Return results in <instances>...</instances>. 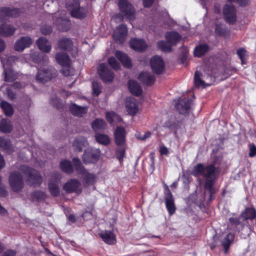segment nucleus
Wrapping results in <instances>:
<instances>
[{
    "instance_id": "nucleus-1",
    "label": "nucleus",
    "mask_w": 256,
    "mask_h": 256,
    "mask_svg": "<svg viewBox=\"0 0 256 256\" xmlns=\"http://www.w3.org/2000/svg\"><path fill=\"white\" fill-rule=\"evenodd\" d=\"M27 177L28 183L36 186H39L42 181V178L38 171L28 168L26 166L21 167L20 172H12L9 178V184L14 192H19L23 188V176Z\"/></svg>"
},
{
    "instance_id": "nucleus-2",
    "label": "nucleus",
    "mask_w": 256,
    "mask_h": 256,
    "mask_svg": "<svg viewBox=\"0 0 256 256\" xmlns=\"http://www.w3.org/2000/svg\"><path fill=\"white\" fill-rule=\"evenodd\" d=\"M220 171L214 164L204 166L201 164H198L194 166L192 172V174L194 176H202L205 178V188L210 191L218 178Z\"/></svg>"
},
{
    "instance_id": "nucleus-3",
    "label": "nucleus",
    "mask_w": 256,
    "mask_h": 256,
    "mask_svg": "<svg viewBox=\"0 0 256 256\" xmlns=\"http://www.w3.org/2000/svg\"><path fill=\"white\" fill-rule=\"evenodd\" d=\"M73 162L77 172L80 175V180L84 186L92 185L96 182L97 180L96 175L85 170L79 159L74 158Z\"/></svg>"
},
{
    "instance_id": "nucleus-4",
    "label": "nucleus",
    "mask_w": 256,
    "mask_h": 256,
    "mask_svg": "<svg viewBox=\"0 0 256 256\" xmlns=\"http://www.w3.org/2000/svg\"><path fill=\"white\" fill-rule=\"evenodd\" d=\"M1 62L4 70L5 80L12 82L17 78V74L10 68L13 63L19 60L22 61V57L5 56L1 57Z\"/></svg>"
},
{
    "instance_id": "nucleus-5",
    "label": "nucleus",
    "mask_w": 256,
    "mask_h": 256,
    "mask_svg": "<svg viewBox=\"0 0 256 256\" xmlns=\"http://www.w3.org/2000/svg\"><path fill=\"white\" fill-rule=\"evenodd\" d=\"M118 6L123 16L132 20L135 18V10L126 0H119Z\"/></svg>"
},
{
    "instance_id": "nucleus-6",
    "label": "nucleus",
    "mask_w": 256,
    "mask_h": 256,
    "mask_svg": "<svg viewBox=\"0 0 256 256\" xmlns=\"http://www.w3.org/2000/svg\"><path fill=\"white\" fill-rule=\"evenodd\" d=\"M214 81V78L210 75L203 74L196 71L194 74V84L198 88H205L212 85Z\"/></svg>"
},
{
    "instance_id": "nucleus-7",
    "label": "nucleus",
    "mask_w": 256,
    "mask_h": 256,
    "mask_svg": "<svg viewBox=\"0 0 256 256\" xmlns=\"http://www.w3.org/2000/svg\"><path fill=\"white\" fill-rule=\"evenodd\" d=\"M56 74V71L54 68H40L36 76V80L38 82L44 83L51 80Z\"/></svg>"
},
{
    "instance_id": "nucleus-8",
    "label": "nucleus",
    "mask_w": 256,
    "mask_h": 256,
    "mask_svg": "<svg viewBox=\"0 0 256 256\" xmlns=\"http://www.w3.org/2000/svg\"><path fill=\"white\" fill-rule=\"evenodd\" d=\"M223 16L224 20L229 24H234L236 20V14L235 8L232 4H226L223 9Z\"/></svg>"
},
{
    "instance_id": "nucleus-9",
    "label": "nucleus",
    "mask_w": 256,
    "mask_h": 256,
    "mask_svg": "<svg viewBox=\"0 0 256 256\" xmlns=\"http://www.w3.org/2000/svg\"><path fill=\"white\" fill-rule=\"evenodd\" d=\"M100 151L99 149L87 150L83 156V160L86 164L96 162L100 156Z\"/></svg>"
},
{
    "instance_id": "nucleus-10",
    "label": "nucleus",
    "mask_w": 256,
    "mask_h": 256,
    "mask_svg": "<svg viewBox=\"0 0 256 256\" xmlns=\"http://www.w3.org/2000/svg\"><path fill=\"white\" fill-rule=\"evenodd\" d=\"M98 74L101 79L104 82H110L114 79L113 73L109 70L106 64H100L98 70Z\"/></svg>"
},
{
    "instance_id": "nucleus-11",
    "label": "nucleus",
    "mask_w": 256,
    "mask_h": 256,
    "mask_svg": "<svg viewBox=\"0 0 256 256\" xmlns=\"http://www.w3.org/2000/svg\"><path fill=\"white\" fill-rule=\"evenodd\" d=\"M150 66L152 70L156 74H161L164 70V62L159 56H155L151 58Z\"/></svg>"
},
{
    "instance_id": "nucleus-12",
    "label": "nucleus",
    "mask_w": 256,
    "mask_h": 256,
    "mask_svg": "<svg viewBox=\"0 0 256 256\" xmlns=\"http://www.w3.org/2000/svg\"><path fill=\"white\" fill-rule=\"evenodd\" d=\"M64 190L68 192H75L80 193L82 192V186L80 182L76 179L68 181L64 186Z\"/></svg>"
},
{
    "instance_id": "nucleus-13",
    "label": "nucleus",
    "mask_w": 256,
    "mask_h": 256,
    "mask_svg": "<svg viewBox=\"0 0 256 256\" xmlns=\"http://www.w3.org/2000/svg\"><path fill=\"white\" fill-rule=\"evenodd\" d=\"M126 34V26L124 24H121L114 30L113 38L116 42L122 43L125 40Z\"/></svg>"
},
{
    "instance_id": "nucleus-14",
    "label": "nucleus",
    "mask_w": 256,
    "mask_h": 256,
    "mask_svg": "<svg viewBox=\"0 0 256 256\" xmlns=\"http://www.w3.org/2000/svg\"><path fill=\"white\" fill-rule=\"evenodd\" d=\"M32 43V40L30 37H22L16 42L14 48L16 51L22 52L26 48L30 47Z\"/></svg>"
},
{
    "instance_id": "nucleus-15",
    "label": "nucleus",
    "mask_w": 256,
    "mask_h": 256,
    "mask_svg": "<svg viewBox=\"0 0 256 256\" xmlns=\"http://www.w3.org/2000/svg\"><path fill=\"white\" fill-rule=\"evenodd\" d=\"M69 10L72 17L78 18L86 16L87 12L85 8L80 6L78 2H76L70 6Z\"/></svg>"
},
{
    "instance_id": "nucleus-16",
    "label": "nucleus",
    "mask_w": 256,
    "mask_h": 256,
    "mask_svg": "<svg viewBox=\"0 0 256 256\" xmlns=\"http://www.w3.org/2000/svg\"><path fill=\"white\" fill-rule=\"evenodd\" d=\"M191 104L192 100L189 98H184L178 101L176 107L180 113L186 114L190 110Z\"/></svg>"
},
{
    "instance_id": "nucleus-17",
    "label": "nucleus",
    "mask_w": 256,
    "mask_h": 256,
    "mask_svg": "<svg viewBox=\"0 0 256 256\" xmlns=\"http://www.w3.org/2000/svg\"><path fill=\"white\" fill-rule=\"evenodd\" d=\"M126 108L128 114L134 115L138 111V102L134 98H128L126 100Z\"/></svg>"
},
{
    "instance_id": "nucleus-18",
    "label": "nucleus",
    "mask_w": 256,
    "mask_h": 256,
    "mask_svg": "<svg viewBox=\"0 0 256 256\" xmlns=\"http://www.w3.org/2000/svg\"><path fill=\"white\" fill-rule=\"evenodd\" d=\"M130 44L132 48L138 52L146 50L148 46L146 42L142 39L132 38Z\"/></svg>"
},
{
    "instance_id": "nucleus-19",
    "label": "nucleus",
    "mask_w": 256,
    "mask_h": 256,
    "mask_svg": "<svg viewBox=\"0 0 256 256\" xmlns=\"http://www.w3.org/2000/svg\"><path fill=\"white\" fill-rule=\"evenodd\" d=\"M38 49L43 52L48 53L52 50V44L46 38H40L36 42Z\"/></svg>"
},
{
    "instance_id": "nucleus-20",
    "label": "nucleus",
    "mask_w": 256,
    "mask_h": 256,
    "mask_svg": "<svg viewBox=\"0 0 256 256\" xmlns=\"http://www.w3.org/2000/svg\"><path fill=\"white\" fill-rule=\"evenodd\" d=\"M55 58L56 62L58 64L66 68H69L71 64V60L65 52H57Z\"/></svg>"
},
{
    "instance_id": "nucleus-21",
    "label": "nucleus",
    "mask_w": 256,
    "mask_h": 256,
    "mask_svg": "<svg viewBox=\"0 0 256 256\" xmlns=\"http://www.w3.org/2000/svg\"><path fill=\"white\" fill-rule=\"evenodd\" d=\"M166 188L167 190L165 198L166 204L170 214L172 215L175 212L176 208L174 204V199L172 193L168 190V186H166Z\"/></svg>"
},
{
    "instance_id": "nucleus-22",
    "label": "nucleus",
    "mask_w": 256,
    "mask_h": 256,
    "mask_svg": "<svg viewBox=\"0 0 256 256\" xmlns=\"http://www.w3.org/2000/svg\"><path fill=\"white\" fill-rule=\"evenodd\" d=\"M126 132L124 128L118 127L114 132L116 143L118 145H122L125 142Z\"/></svg>"
},
{
    "instance_id": "nucleus-23",
    "label": "nucleus",
    "mask_w": 256,
    "mask_h": 256,
    "mask_svg": "<svg viewBox=\"0 0 256 256\" xmlns=\"http://www.w3.org/2000/svg\"><path fill=\"white\" fill-rule=\"evenodd\" d=\"M100 236L102 240L106 244H113L116 242L115 236L110 231H104L100 234Z\"/></svg>"
},
{
    "instance_id": "nucleus-24",
    "label": "nucleus",
    "mask_w": 256,
    "mask_h": 256,
    "mask_svg": "<svg viewBox=\"0 0 256 256\" xmlns=\"http://www.w3.org/2000/svg\"><path fill=\"white\" fill-rule=\"evenodd\" d=\"M88 145V142L83 137H79L74 140L72 146L76 151L80 152Z\"/></svg>"
},
{
    "instance_id": "nucleus-25",
    "label": "nucleus",
    "mask_w": 256,
    "mask_h": 256,
    "mask_svg": "<svg viewBox=\"0 0 256 256\" xmlns=\"http://www.w3.org/2000/svg\"><path fill=\"white\" fill-rule=\"evenodd\" d=\"M130 92L136 96H139L142 92V90L140 84L135 80H130L128 84Z\"/></svg>"
},
{
    "instance_id": "nucleus-26",
    "label": "nucleus",
    "mask_w": 256,
    "mask_h": 256,
    "mask_svg": "<svg viewBox=\"0 0 256 256\" xmlns=\"http://www.w3.org/2000/svg\"><path fill=\"white\" fill-rule=\"evenodd\" d=\"M166 38L170 44L174 46L181 40V36L176 32H168L166 35Z\"/></svg>"
},
{
    "instance_id": "nucleus-27",
    "label": "nucleus",
    "mask_w": 256,
    "mask_h": 256,
    "mask_svg": "<svg viewBox=\"0 0 256 256\" xmlns=\"http://www.w3.org/2000/svg\"><path fill=\"white\" fill-rule=\"evenodd\" d=\"M138 78L142 82L148 85L153 84L154 81V76L146 72H142L140 73L138 77Z\"/></svg>"
},
{
    "instance_id": "nucleus-28",
    "label": "nucleus",
    "mask_w": 256,
    "mask_h": 256,
    "mask_svg": "<svg viewBox=\"0 0 256 256\" xmlns=\"http://www.w3.org/2000/svg\"><path fill=\"white\" fill-rule=\"evenodd\" d=\"M116 58L121 62L124 67L129 68L132 66V62L129 58L124 53L116 51Z\"/></svg>"
},
{
    "instance_id": "nucleus-29",
    "label": "nucleus",
    "mask_w": 256,
    "mask_h": 256,
    "mask_svg": "<svg viewBox=\"0 0 256 256\" xmlns=\"http://www.w3.org/2000/svg\"><path fill=\"white\" fill-rule=\"evenodd\" d=\"M72 40L67 38H64L60 40L57 49L64 50L70 51L72 50Z\"/></svg>"
},
{
    "instance_id": "nucleus-30",
    "label": "nucleus",
    "mask_w": 256,
    "mask_h": 256,
    "mask_svg": "<svg viewBox=\"0 0 256 256\" xmlns=\"http://www.w3.org/2000/svg\"><path fill=\"white\" fill-rule=\"evenodd\" d=\"M70 110L74 115L82 116L87 112V108L80 106L76 104H72L70 106Z\"/></svg>"
},
{
    "instance_id": "nucleus-31",
    "label": "nucleus",
    "mask_w": 256,
    "mask_h": 256,
    "mask_svg": "<svg viewBox=\"0 0 256 256\" xmlns=\"http://www.w3.org/2000/svg\"><path fill=\"white\" fill-rule=\"evenodd\" d=\"M32 60L41 64H46L48 61V57L45 54H40L38 52H34L32 56Z\"/></svg>"
},
{
    "instance_id": "nucleus-32",
    "label": "nucleus",
    "mask_w": 256,
    "mask_h": 256,
    "mask_svg": "<svg viewBox=\"0 0 256 256\" xmlns=\"http://www.w3.org/2000/svg\"><path fill=\"white\" fill-rule=\"evenodd\" d=\"M15 32V29L10 25L4 24L0 26V35L8 36L12 35Z\"/></svg>"
},
{
    "instance_id": "nucleus-33",
    "label": "nucleus",
    "mask_w": 256,
    "mask_h": 256,
    "mask_svg": "<svg viewBox=\"0 0 256 256\" xmlns=\"http://www.w3.org/2000/svg\"><path fill=\"white\" fill-rule=\"evenodd\" d=\"M256 216V211L254 208H246L242 214L240 218H242L243 220L248 219H253Z\"/></svg>"
},
{
    "instance_id": "nucleus-34",
    "label": "nucleus",
    "mask_w": 256,
    "mask_h": 256,
    "mask_svg": "<svg viewBox=\"0 0 256 256\" xmlns=\"http://www.w3.org/2000/svg\"><path fill=\"white\" fill-rule=\"evenodd\" d=\"M234 234L230 232L224 236L222 241V246L226 250V252L228 251L229 246L234 240Z\"/></svg>"
},
{
    "instance_id": "nucleus-35",
    "label": "nucleus",
    "mask_w": 256,
    "mask_h": 256,
    "mask_svg": "<svg viewBox=\"0 0 256 256\" xmlns=\"http://www.w3.org/2000/svg\"><path fill=\"white\" fill-rule=\"evenodd\" d=\"M107 121L110 124H114L121 120L120 118L113 112H108L106 114Z\"/></svg>"
},
{
    "instance_id": "nucleus-36",
    "label": "nucleus",
    "mask_w": 256,
    "mask_h": 256,
    "mask_svg": "<svg viewBox=\"0 0 256 256\" xmlns=\"http://www.w3.org/2000/svg\"><path fill=\"white\" fill-rule=\"evenodd\" d=\"M48 188L50 192L53 196H56L59 194L60 190L58 180H50L48 184Z\"/></svg>"
},
{
    "instance_id": "nucleus-37",
    "label": "nucleus",
    "mask_w": 256,
    "mask_h": 256,
    "mask_svg": "<svg viewBox=\"0 0 256 256\" xmlns=\"http://www.w3.org/2000/svg\"><path fill=\"white\" fill-rule=\"evenodd\" d=\"M0 107L6 116H10L12 115L14 110L10 104L5 101H2L0 103Z\"/></svg>"
},
{
    "instance_id": "nucleus-38",
    "label": "nucleus",
    "mask_w": 256,
    "mask_h": 256,
    "mask_svg": "<svg viewBox=\"0 0 256 256\" xmlns=\"http://www.w3.org/2000/svg\"><path fill=\"white\" fill-rule=\"evenodd\" d=\"M12 129L10 122L8 120L3 119L0 122V130L4 132H9Z\"/></svg>"
},
{
    "instance_id": "nucleus-39",
    "label": "nucleus",
    "mask_w": 256,
    "mask_h": 256,
    "mask_svg": "<svg viewBox=\"0 0 256 256\" xmlns=\"http://www.w3.org/2000/svg\"><path fill=\"white\" fill-rule=\"evenodd\" d=\"M96 141L100 144L107 145L110 143V140L106 134H98L95 136Z\"/></svg>"
},
{
    "instance_id": "nucleus-40",
    "label": "nucleus",
    "mask_w": 256,
    "mask_h": 256,
    "mask_svg": "<svg viewBox=\"0 0 256 256\" xmlns=\"http://www.w3.org/2000/svg\"><path fill=\"white\" fill-rule=\"evenodd\" d=\"M0 149H3L10 154L13 151V148L11 147L10 142L2 138H0Z\"/></svg>"
},
{
    "instance_id": "nucleus-41",
    "label": "nucleus",
    "mask_w": 256,
    "mask_h": 256,
    "mask_svg": "<svg viewBox=\"0 0 256 256\" xmlns=\"http://www.w3.org/2000/svg\"><path fill=\"white\" fill-rule=\"evenodd\" d=\"M106 122L102 119L96 120L92 124V126L94 130L104 129L106 127Z\"/></svg>"
},
{
    "instance_id": "nucleus-42",
    "label": "nucleus",
    "mask_w": 256,
    "mask_h": 256,
    "mask_svg": "<svg viewBox=\"0 0 256 256\" xmlns=\"http://www.w3.org/2000/svg\"><path fill=\"white\" fill-rule=\"evenodd\" d=\"M208 50V46L206 44H200L195 48L194 50V56L200 57L204 54Z\"/></svg>"
},
{
    "instance_id": "nucleus-43",
    "label": "nucleus",
    "mask_w": 256,
    "mask_h": 256,
    "mask_svg": "<svg viewBox=\"0 0 256 256\" xmlns=\"http://www.w3.org/2000/svg\"><path fill=\"white\" fill-rule=\"evenodd\" d=\"M62 170L66 173H71L73 171V168L70 162L67 160H62L60 164Z\"/></svg>"
},
{
    "instance_id": "nucleus-44",
    "label": "nucleus",
    "mask_w": 256,
    "mask_h": 256,
    "mask_svg": "<svg viewBox=\"0 0 256 256\" xmlns=\"http://www.w3.org/2000/svg\"><path fill=\"white\" fill-rule=\"evenodd\" d=\"M54 22L61 30H66L64 26L68 24L67 18H62L56 19Z\"/></svg>"
},
{
    "instance_id": "nucleus-45",
    "label": "nucleus",
    "mask_w": 256,
    "mask_h": 256,
    "mask_svg": "<svg viewBox=\"0 0 256 256\" xmlns=\"http://www.w3.org/2000/svg\"><path fill=\"white\" fill-rule=\"evenodd\" d=\"M173 46L171 44H170L164 41H160L158 44V48L162 50L165 52H169L171 50V48Z\"/></svg>"
},
{
    "instance_id": "nucleus-46",
    "label": "nucleus",
    "mask_w": 256,
    "mask_h": 256,
    "mask_svg": "<svg viewBox=\"0 0 256 256\" xmlns=\"http://www.w3.org/2000/svg\"><path fill=\"white\" fill-rule=\"evenodd\" d=\"M12 87L8 86H4L1 88L2 90L3 91L4 94H6L10 99H13L15 96V94L12 91Z\"/></svg>"
},
{
    "instance_id": "nucleus-47",
    "label": "nucleus",
    "mask_w": 256,
    "mask_h": 256,
    "mask_svg": "<svg viewBox=\"0 0 256 256\" xmlns=\"http://www.w3.org/2000/svg\"><path fill=\"white\" fill-rule=\"evenodd\" d=\"M108 62L110 66L115 70L120 69V66L114 58L111 57L109 58Z\"/></svg>"
},
{
    "instance_id": "nucleus-48",
    "label": "nucleus",
    "mask_w": 256,
    "mask_h": 256,
    "mask_svg": "<svg viewBox=\"0 0 256 256\" xmlns=\"http://www.w3.org/2000/svg\"><path fill=\"white\" fill-rule=\"evenodd\" d=\"M93 94L98 96L101 92V88L100 84L96 82H92Z\"/></svg>"
},
{
    "instance_id": "nucleus-49",
    "label": "nucleus",
    "mask_w": 256,
    "mask_h": 256,
    "mask_svg": "<svg viewBox=\"0 0 256 256\" xmlns=\"http://www.w3.org/2000/svg\"><path fill=\"white\" fill-rule=\"evenodd\" d=\"M237 54L242 60V64H244V60L246 56V52L244 48H240L237 51Z\"/></svg>"
},
{
    "instance_id": "nucleus-50",
    "label": "nucleus",
    "mask_w": 256,
    "mask_h": 256,
    "mask_svg": "<svg viewBox=\"0 0 256 256\" xmlns=\"http://www.w3.org/2000/svg\"><path fill=\"white\" fill-rule=\"evenodd\" d=\"M125 151L123 148H119L116 150V156L120 162L122 160L124 156Z\"/></svg>"
},
{
    "instance_id": "nucleus-51",
    "label": "nucleus",
    "mask_w": 256,
    "mask_h": 256,
    "mask_svg": "<svg viewBox=\"0 0 256 256\" xmlns=\"http://www.w3.org/2000/svg\"><path fill=\"white\" fill-rule=\"evenodd\" d=\"M250 153L249 156L250 157H254L256 156V146L253 144H249Z\"/></svg>"
},
{
    "instance_id": "nucleus-52",
    "label": "nucleus",
    "mask_w": 256,
    "mask_h": 256,
    "mask_svg": "<svg viewBox=\"0 0 256 256\" xmlns=\"http://www.w3.org/2000/svg\"><path fill=\"white\" fill-rule=\"evenodd\" d=\"M52 30V28L50 26H44L41 28V32L44 34H50Z\"/></svg>"
},
{
    "instance_id": "nucleus-53",
    "label": "nucleus",
    "mask_w": 256,
    "mask_h": 256,
    "mask_svg": "<svg viewBox=\"0 0 256 256\" xmlns=\"http://www.w3.org/2000/svg\"><path fill=\"white\" fill-rule=\"evenodd\" d=\"M160 152L162 155H168V150L166 146H162L160 147Z\"/></svg>"
},
{
    "instance_id": "nucleus-54",
    "label": "nucleus",
    "mask_w": 256,
    "mask_h": 256,
    "mask_svg": "<svg viewBox=\"0 0 256 256\" xmlns=\"http://www.w3.org/2000/svg\"><path fill=\"white\" fill-rule=\"evenodd\" d=\"M230 222L232 226H236L240 224V221L236 218H230Z\"/></svg>"
},
{
    "instance_id": "nucleus-55",
    "label": "nucleus",
    "mask_w": 256,
    "mask_h": 256,
    "mask_svg": "<svg viewBox=\"0 0 256 256\" xmlns=\"http://www.w3.org/2000/svg\"><path fill=\"white\" fill-rule=\"evenodd\" d=\"M151 136V132H146L142 136L138 137L137 136L138 138L142 140H145L146 138L150 137Z\"/></svg>"
},
{
    "instance_id": "nucleus-56",
    "label": "nucleus",
    "mask_w": 256,
    "mask_h": 256,
    "mask_svg": "<svg viewBox=\"0 0 256 256\" xmlns=\"http://www.w3.org/2000/svg\"><path fill=\"white\" fill-rule=\"evenodd\" d=\"M154 0H143L144 7H150L153 3Z\"/></svg>"
},
{
    "instance_id": "nucleus-57",
    "label": "nucleus",
    "mask_w": 256,
    "mask_h": 256,
    "mask_svg": "<svg viewBox=\"0 0 256 256\" xmlns=\"http://www.w3.org/2000/svg\"><path fill=\"white\" fill-rule=\"evenodd\" d=\"M4 256H16V252L14 250H9L4 252Z\"/></svg>"
},
{
    "instance_id": "nucleus-58",
    "label": "nucleus",
    "mask_w": 256,
    "mask_h": 256,
    "mask_svg": "<svg viewBox=\"0 0 256 256\" xmlns=\"http://www.w3.org/2000/svg\"><path fill=\"white\" fill-rule=\"evenodd\" d=\"M5 165L4 158L2 155L0 154V169L2 168Z\"/></svg>"
},
{
    "instance_id": "nucleus-59",
    "label": "nucleus",
    "mask_w": 256,
    "mask_h": 256,
    "mask_svg": "<svg viewBox=\"0 0 256 256\" xmlns=\"http://www.w3.org/2000/svg\"><path fill=\"white\" fill-rule=\"evenodd\" d=\"M5 48V44L4 40L0 38V52L3 51Z\"/></svg>"
},
{
    "instance_id": "nucleus-60",
    "label": "nucleus",
    "mask_w": 256,
    "mask_h": 256,
    "mask_svg": "<svg viewBox=\"0 0 256 256\" xmlns=\"http://www.w3.org/2000/svg\"><path fill=\"white\" fill-rule=\"evenodd\" d=\"M6 190L4 187H0V196H6Z\"/></svg>"
},
{
    "instance_id": "nucleus-61",
    "label": "nucleus",
    "mask_w": 256,
    "mask_h": 256,
    "mask_svg": "<svg viewBox=\"0 0 256 256\" xmlns=\"http://www.w3.org/2000/svg\"><path fill=\"white\" fill-rule=\"evenodd\" d=\"M12 87L14 88H22V85L20 83L15 82L14 84Z\"/></svg>"
},
{
    "instance_id": "nucleus-62",
    "label": "nucleus",
    "mask_w": 256,
    "mask_h": 256,
    "mask_svg": "<svg viewBox=\"0 0 256 256\" xmlns=\"http://www.w3.org/2000/svg\"><path fill=\"white\" fill-rule=\"evenodd\" d=\"M68 218L69 220L72 222H74L75 221L74 216L72 214L68 216Z\"/></svg>"
},
{
    "instance_id": "nucleus-63",
    "label": "nucleus",
    "mask_w": 256,
    "mask_h": 256,
    "mask_svg": "<svg viewBox=\"0 0 256 256\" xmlns=\"http://www.w3.org/2000/svg\"><path fill=\"white\" fill-rule=\"evenodd\" d=\"M6 212V210L0 205V214H4Z\"/></svg>"
},
{
    "instance_id": "nucleus-64",
    "label": "nucleus",
    "mask_w": 256,
    "mask_h": 256,
    "mask_svg": "<svg viewBox=\"0 0 256 256\" xmlns=\"http://www.w3.org/2000/svg\"><path fill=\"white\" fill-rule=\"evenodd\" d=\"M177 186V182H174L171 185L172 188H176Z\"/></svg>"
}]
</instances>
